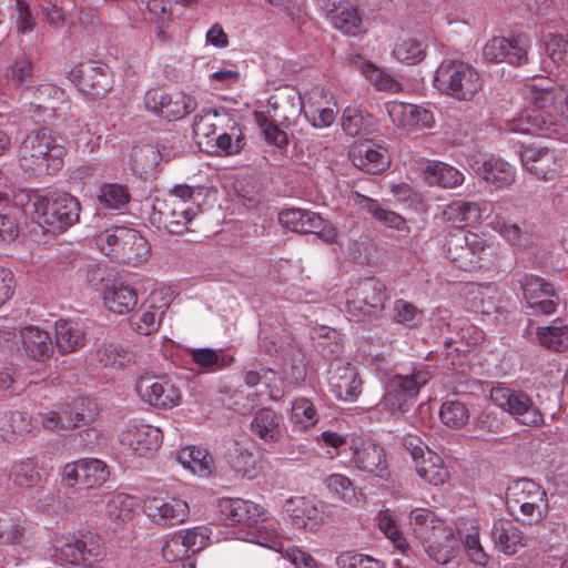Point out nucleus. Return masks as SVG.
<instances>
[{"instance_id": "51", "label": "nucleus", "mask_w": 568, "mask_h": 568, "mask_svg": "<svg viewBox=\"0 0 568 568\" xmlns=\"http://www.w3.org/2000/svg\"><path fill=\"white\" fill-rule=\"evenodd\" d=\"M9 479L19 487H33L39 484L41 475L33 459L16 462L9 471Z\"/></svg>"}, {"instance_id": "43", "label": "nucleus", "mask_w": 568, "mask_h": 568, "mask_svg": "<svg viewBox=\"0 0 568 568\" xmlns=\"http://www.w3.org/2000/svg\"><path fill=\"white\" fill-rule=\"evenodd\" d=\"M356 203L362 210L369 213L378 222L385 226L397 231H404L406 227V220L398 213L384 207L378 201L356 193Z\"/></svg>"}, {"instance_id": "45", "label": "nucleus", "mask_w": 568, "mask_h": 568, "mask_svg": "<svg viewBox=\"0 0 568 568\" xmlns=\"http://www.w3.org/2000/svg\"><path fill=\"white\" fill-rule=\"evenodd\" d=\"M33 428L27 413L13 412L0 418V436L3 440L17 442Z\"/></svg>"}, {"instance_id": "3", "label": "nucleus", "mask_w": 568, "mask_h": 568, "mask_svg": "<svg viewBox=\"0 0 568 568\" xmlns=\"http://www.w3.org/2000/svg\"><path fill=\"white\" fill-rule=\"evenodd\" d=\"M196 190L186 184L175 185L164 200L154 205L153 222L169 233H183L200 212L194 200Z\"/></svg>"}, {"instance_id": "62", "label": "nucleus", "mask_w": 568, "mask_h": 568, "mask_svg": "<svg viewBox=\"0 0 568 568\" xmlns=\"http://www.w3.org/2000/svg\"><path fill=\"white\" fill-rule=\"evenodd\" d=\"M327 488L336 495V497L347 504L356 500V491L351 479L342 474H333L326 479Z\"/></svg>"}, {"instance_id": "41", "label": "nucleus", "mask_w": 568, "mask_h": 568, "mask_svg": "<svg viewBox=\"0 0 568 568\" xmlns=\"http://www.w3.org/2000/svg\"><path fill=\"white\" fill-rule=\"evenodd\" d=\"M423 546L432 560L439 565H446L455 558L458 550V537L456 535V529L452 527L450 535L445 537H434L423 544Z\"/></svg>"}, {"instance_id": "1", "label": "nucleus", "mask_w": 568, "mask_h": 568, "mask_svg": "<svg viewBox=\"0 0 568 568\" xmlns=\"http://www.w3.org/2000/svg\"><path fill=\"white\" fill-rule=\"evenodd\" d=\"M524 97L532 105L518 116L507 121L505 129L513 133L545 136L560 135L568 126V89L565 87L544 88L526 84Z\"/></svg>"}, {"instance_id": "24", "label": "nucleus", "mask_w": 568, "mask_h": 568, "mask_svg": "<svg viewBox=\"0 0 568 568\" xmlns=\"http://www.w3.org/2000/svg\"><path fill=\"white\" fill-rule=\"evenodd\" d=\"M523 166L536 179L551 181L562 171L561 158L548 148L526 146L520 152Z\"/></svg>"}, {"instance_id": "8", "label": "nucleus", "mask_w": 568, "mask_h": 568, "mask_svg": "<svg viewBox=\"0 0 568 568\" xmlns=\"http://www.w3.org/2000/svg\"><path fill=\"white\" fill-rule=\"evenodd\" d=\"M491 402L508 413L518 424L527 427H540L545 417L530 395L521 389L498 385L490 389Z\"/></svg>"}, {"instance_id": "5", "label": "nucleus", "mask_w": 568, "mask_h": 568, "mask_svg": "<svg viewBox=\"0 0 568 568\" xmlns=\"http://www.w3.org/2000/svg\"><path fill=\"white\" fill-rule=\"evenodd\" d=\"M95 243L111 258L138 266L150 255L148 241L134 229L114 226L104 230L95 237Z\"/></svg>"}, {"instance_id": "19", "label": "nucleus", "mask_w": 568, "mask_h": 568, "mask_svg": "<svg viewBox=\"0 0 568 568\" xmlns=\"http://www.w3.org/2000/svg\"><path fill=\"white\" fill-rule=\"evenodd\" d=\"M351 464L358 470L368 475L387 478L389 476L386 453L371 439H353L349 446Z\"/></svg>"}, {"instance_id": "16", "label": "nucleus", "mask_w": 568, "mask_h": 568, "mask_svg": "<svg viewBox=\"0 0 568 568\" xmlns=\"http://www.w3.org/2000/svg\"><path fill=\"white\" fill-rule=\"evenodd\" d=\"M282 226L297 233H313L325 242L336 237L334 225L318 213L303 209H284L278 213Z\"/></svg>"}, {"instance_id": "35", "label": "nucleus", "mask_w": 568, "mask_h": 568, "mask_svg": "<svg viewBox=\"0 0 568 568\" xmlns=\"http://www.w3.org/2000/svg\"><path fill=\"white\" fill-rule=\"evenodd\" d=\"M139 505L138 497L122 491H112L106 496L105 516L115 525H125L133 520Z\"/></svg>"}, {"instance_id": "22", "label": "nucleus", "mask_w": 568, "mask_h": 568, "mask_svg": "<svg viewBox=\"0 0 568 568\" xmlns=\"http://www.w3.org/2000/svg\"><path fill=\"white\" fill-rule=\"evenodd\" d=\"M72 78L78 89L91 99L105 97L113 83L109 68L94 61L81 63Z\"/></svg>"}, {"instance_id": "37", "label": "nucleus", "mask_w": 568, "mask_h": 568, "mask_svg": "<svg viewBox=\"0 0 568 568\" xmlns=\"http://www.w3.org/2000/svg\"><path fill=\"white\" fill-rule=\"evenodd\" d=\"M468 523L460 520L456 525V535L458 541L462 539L465 551L471 562L478 566H486L489 560V556L485 552L480 540L479 529L473 521Z\"/></svg>"}, {"instance_id": "56", "label": "nucleus", "mask_w": 568, "mask_h": 568, "mask_svg": "<svg viewBox=\"0 0 568 568\" xmlns=\"http://www.w3.org/2000/svg\"><path fill=\"white\" fill-rule=\"evenodd\" d=\"M291 422L301 429H307L317 422V413L313 403L307 398H297L292 404Z\"/></svg>"}, {"instance_id": "47", "label": "nucleus", "mask_w": 568, "mask_h": 568, "mask_svg": "<svg viewBox=\"0 0 568 568\" xmlns=\"http://www.w3.org/2000/svg\"><path fill=\"white\" fill-rule=\"evenodd\" d=\"M131 194L128 187L120 183H103L100 186L98 201L109 210L123 211L130 203Z\"/></svg>"}, {"instance_id": "31", "label": "nucleus", "mask_w": 568, "mask_h": 568, "mask_svg": "<svg viewBox=\"0 0 568 568\" xmlns=\"http://www.w3.org/2000/svg\"><path fill=\"white\" fill-rule=\"evenodd\" d=\"M349 158L356 168L369 174L381 173L389 165L387 151L371 142L356 145L351 151Z\"/></svg>"}, {"instance_id": "64", "label": "nucleus", "mask_w": 568, "mask_h": 568, "mask_svg": "<svg viewBox=\"0 0 568 568\" xmlns=\"http://www.w3.org/2000/svg\"><path fill=\"white\" fill-rule=\"evenodd\" d=\"M163 314L164 313L159 311L158 307L153 305L149 306L142 312L138 321L133 322L134 329L141 335H150L156 332L160 327Z\"/></svg>"}, {"instance_id": "40", "label": "nucleus", "mask_w": 568, "mask_h": 568, "mask_svg": "<svg viewBox=\"0 0 568 568\" xmlns=\"http://www.w3.org/2000/svg\"><path fill=\"white\" fill-rule=\"evenodd\" d=\"M251 430L264 442H277L281 438V417L271 408H261L251 422Z\"/></svg>"}, {"instance_id": "17", "label": "nucleus", "mask_w": 568, "mask_h": 568, "mask_svg": "<svg viewBox=\"0 0 568 568\" xmlns=\"http://www.w3.org/2000/svg\"><path fill=\"white\" fill-rule=\"evenodd\" d=\"M62 480L69 486L77 485L92 489L102 486L110 477L106 463L98 458H82L64 465Z\"/></svg>"}, {"instance_id": "49", "label": "nucleus", "mask_w": 568, "mask_h": 568, "mask_svg": "<svg viewBox=\"0 0 568 568\" xmlns=\"http://www.w3.org/2000/svg\"><path fill=\"white\" fill-rule=\"evenodd\" d=\"M224 121L225 119L215 111H209L204 114L196 115L193 123V133L197 139L199 145H202L203 143L209 145L213 142L219 128Z\"/></svg>"}, {"instance_id": "26", "label": "nucleus", "mask_w": 568, "mask_h": 568, "mask_svg": "<svg viewBox=\"0 0 568 568\" xmlns=\"http://www.w3.org/2000/svg\"><path fill=\"white\" fill-rule=\"evenodd\" d=\"M493 212V203L489 201L467 202L456 200L447 204L442 219L457 226H468L479 223Z\"/></svg>"}, {"instance_id": "12", "label": "nucleus", "mask_w": 568, "mask_h": 568, "mask_svg": "<svg viewBox=\"0 0 568 568\" xmlns=\"http://www.w3.org/2000/svg\"><path fill=\"white\" fill-rule=\"evenodd\" d=\"M386 300V286L375 277L364 278L346 291L347 312L357 317L379 313Z\"/></svg>"}, {"instance_id": "30", "label": "nucleus", "mask_w": 568, "mask_h": 568, "mask_svg": "<svg viewBox=\"0 0 568 568\" xmlns=\"http://www.w3.org/2000/svg\"><path fill=\"white\" fill-rule=\"evenodd\" d=\"M490 536L495 549L506 556L516 555L527 545L525 534L513 521L507 519L495 520Z\"/></svg>"}, {"instance_id": "53", "label": "nucleus", "mask_w": 568, "mask_h": 568, "mask_svg": "<svg viewBox=\"0 0 568 568\" xmlns=\"http://www.w3.org/2000/svg\"><path fill=\"white\" fill-rule=\"evenodd\" d=\"M372 123V116L358 108L347 106L342 115V128L349 136L365 133Z\"/></svg>"}, {"instance_id": "29", "label": "nucleus", "mask_w": 568, "mask_h": 568, "mask_svg": "<svg viewBox=\"0 0 568 568\" xmlns=\"http://www.w3.org/2000/svg\"><path fill=\"white\" fill-rule=\"evenodd\" d=\"M409 525L414 535L425 544L434 537L450 535V525L440 519L434 511L425 508H416L409 514Z\"/></svg>"}, {"instance_id": "18", "label": "nucleus", "mask_w": 568, "mask_h": 568, "mask_svg": "<svg viewBox=\"0 0 568 568\" xmlns=\"http://www.w3.org/2000/svg\"><path fill=\"white\" fill-rule=\"evenodd\" d=\"M146 517L160 526L180 525L186 520L190 508L186 501L173 496H149L143 501Z\"/></svg>"}, {"instance_id": "59", "label": "nucleus", "mask_w": 568, "mask_h": 568, "mask_svg": "<svg viewBox=\"0 0 568 568\" xmlns=\"http://www.w3.org/2000/svg\"><path fill=\"white\" fill-rule=\"evenodd\" d=\"M337 568H384V564L368 555L345 550L336 557Z\"/></svg>"}, {"instance_id": "4", "label": "nucleus", "mask_w": 568, "mask_h": 568, "mask_svg": "<svg viewBox=\"0 0 568 568\" xmlns=\"http://www.w3.org/2000/svg\"><path fill=\"white\" fill-rule=\"evenodd\" d=\"M506 506L517 523L524 526L538 525L548 513L547 494L534 480L523 478L507 488Z\"/></svg>"}, {"instance_id": "7", "label": "nucleus", "mask_w": 568, "mask_h": 568, "mask_svg": "<svg viewBox=\"0 0 568 568\" xmlns=\"http://www.w3.org/2000/svg\"><path fill=\"white\" fill-rule=\"evenodd\" d=\"M24 211L34 213L39 223L64 231L79 221L80 202L69 193H55L48 199L39 194L28 195Z\"/></svg>"}, {"instance_id": "63", "label": "nucleus", "mask_w": 568, "mask_h": 568, "mask_svg": "<svg viewBox=\"0 0 568 568\" xmlns=\"http://www.w3.org/2000/svg\"><path fill=\"white\" fill-rule=\"evenodd\" d=\"M256 122L261 128L265 140L270 144H274L280 149H283L287 145L288 138L286 132L281 130L274 122L270 121L265 114L262 112L256 113Z\"/></svg>"}, {"instance_id": "23", "label": "nucleus", "mask_w": 568, "mask_h": 568, "mask_svg": "<svg viewBox=\"0 0 568 568\" xmlns=\"http://www.w3.org/2000/svg\"><path fill=\"white\" fill-rule=\"evenodd\" d=\"M357 369L344 359L332 361L328 369L329 390L339 400L354 402L362 393Z\"/></svg>"}, {"instance_id": "14", "label": "nucleus", "mask_w": 568, "mask_h": 568, "mask_svg": "<svg viewBox=\"0 0 568 568\" xmlns=\"http://www.w3.org/2000/svg\"><path fill=\"white\" fill-rule=\"evenodd\" d=\"M523 297L534 313L551 315L556 313L561 297L555 285L545 278L524 274L519 280Z\"/></svg>"}, {"instance_id": "39", "label": "nucleus", "mask_w": 568, "mask_h": 568, "mask_svg": "<svg viewBox=\"0 0 568 568\" xmlns=\"http://www.w3.org/2000/svg\"><path fill=\"white\" fill-rule=\"evenodd\" d=\"M84 332L77 323L67 320L55 322V345L61 354L75 352L84 346Z\"/></svg>"}, {"instance_id": "32", "label": "nucleus", "mask_w": 568, "mask_h": 568, "mask_svg": "<svg viewBox=\"0 0 568 568\" xmlns=\"http://www.w3.org/2000/svg\"><path fill=\"white\" fill-rule=\"evenodd\" d=\"M102 298L104 306L110 312L125 315L135 310L139 302V294L138 291L129 284L113 283L104 287Z\"/></svg>"}, {"instance_id": "27", "label": "nucleus", "mask_w": 568, "mask_h": 568, "mask_svg": "<svg viewBox=\"0 0 568 568\" xmlns=\"http://www.w3.org/2000/svg\"><path fill=\"white\" fill-rule=\"evenodd\" d=\"M317 3L334 28L348 36L359 32L362 19L351 0H317Z\"/></svg>"}, {"instance_id": "54", "label": "nucleus", "mask_w": 568, "mask_h": 568, "mask_svg": "<svg viewBox=\"0 0 568 568\" xmlns=\"http://www.w3.org/2000/svg\"><path fill=\"white\" fill-rule=\"evenodd\" d=\"M439 417L447 427L460 429L467 424L469 412L465 404L459 400H446L442 404Z\"/></svg>"}, {"instance_id": "28", "label": "nucleus", "mask_w": 568, "mask_h": 568, "mask_svg": "<svg viewBox=\"0 0 568 568\" xmlns=\"http://www.w3.org/2000/svg\"><path fill=\"white\" fill-rule=\"evenodd\" d=\"M120 443L138 455L155 452L162 443L161 430L151 425H129L120 434Z\"/></svg>"}, {"instance_id": "50", "label": "nucleus", "mask_w": 568, "mask_h": 568, "mask_svg": "<svg viewBox=\"0 0 568 568\" xmlns=\"http://www.w3.org/2000/svg\"><path fill=\"white\" fill-rule=\"evenodd\" d=\"M94 359L102 367L122 368L132 361V355L121 345L109 343L95 351Z\"/></svg>"}, {"instance_id": "34", "label": "nucleus", "mask_w": 568, "mask_h": 568, "mask_svg": "<svg viewBox=\"0 0 568 568\" xmlns=\"http://www.w3.org/2000/svg\"><path fill=\"white\" fill-rule=\"evenodd\" d=\"M221 515L231 525H253L262 515L260 505L241 498H224L219 503Z\"/></svg>"}, {"instance_id": "46", "label": "nucleus", "mask_w": 568, "mask_h": 568, "mask_svg": "<svg viewBox=\"0 0 568 568\" xmlns=\"http://www.w3.org/2000/svg\"><path fill=\"white\" fill-rule=\"evenodd\" d=\"M536 339L548 349L561 352L568 346V326L555 320L550 325L537 328Z\"/></svg>"}, {"instance_id": "13", "label": "nucleus", "mask_w": 568, "mask_h": 568, "mask_svg": "<svg viewBox=\"0 0 568 568\" xmlns=\"http://www.w3.org/2000/svg\"><path fill=\"white\" fill-rule=\"evenodd\" d=\"M148 111L168 121H178L197 108L195 98L183 92L168 93L160 89L149 90L144 95Z\"/></svg>"}, {"instance_id": "36", "label": "nucleus", "mask_w": 568, "mask_h": 568, "mask_svg": "<svg viewBox=\"0 0 568 568\" xmlns=\"http://www.w3.org/2000/svg\"><path fill=\"white\" fill-rule=\"evenodd\" d=\"M423 173L428 184L444 189L459 186L465 180L464 174L458 169L442 161H428Z\"/></svg>"}, {"instance_id": "20", "label": "nucleus", "mask_w": 568, "mask_h": 568, "mask_svg": "<svg viewBox=\"0 0 568 568\" xmlns=\"http://www.w3.org/2000/svg\"><path fill=\"white\" fill-rule=\"evenodd\" d=\"M531 41L526 34L510 39L494 37L483 48V58L488 62H509L520 65L527 61V52Z\"/></svg>"}, {"instance_id": "11", "label": "nucleus", "mask_w": 568, "mask_h": 568, "mask_svg": "<svg viewBox=\"0 0 568 568\" xmlns=\"http://www.w3.org/2000/svg\"><path fill=\"white\" fill-rule=\"evenodd\" d=\"M447 254L458 268L471 271L481 267V262L489 258L491 247L480 235L459 231L450 235L447 242Z\"/></svg>"}, {"instance_id": "42", "label": "nucleus", "mask_w": 568, "mask_h": 568, "mask_svg": "<svg viewBox=\"0 0 568 568\" xmlns=\"http://www.w3.org/2000/svg\"><path fill=\"white\" fill-rule=\"evenodd\" d=\"M178 460L184 468L200 477H209L214 467L213 457L205 449L194 446L181 449Z\"/></svg>"}, {"instance_id": "21", "label": "nucleus", "mask_w": 568, "mask_h": 568, "mask_svg": "<svg viewBox=\"0 0 568 568\" xmlns=\"http://www.w3.org/2000/svg\"><path fill=\"white\" fill-rule=\"evenodd\" d=\"M325 506L314 498L295 496L286 500L284 509L297 529L317 531L326 520Z\"/></svg>"}, {"instance_id": "61", "label": "nucleus", "mask_w": 568, "mask_h": 568, "mask_svg": "<svg viewBox=\"0 0 568 568\" xmlns=\"http://www.w3.org/2000/svg\"><path fill=\"white\" fill-rule=\"evenodd\" d=\"M233 470L242 478L253 479L260 474L258 458L247 450L240 452L232 460Z\"/></svg>"}, {"instance_id": "48", "label": "nucleus", "mask_w": 568, "mask_h": 568, "mask_svg": "<svg viewBox=\"0 0 568 568\" xmlns=\"http://www.w3.org/2000/svg\"><path fill=\"white\" fill-rule=\"evenodd\" d=\"M189 355L193 363L206 369H223L230 366L234 357L225 354L223 349H213L209 347L190 348Z\"/></svg>"}, {"instance_id": "6", "label": "nucleus", "mask_w": 568, "mask_h": 568, "mask_svg": "<svg viewBox=\"0 0 568 568\" xmlns=\"http://www.w3.org/2000/svg\"><path fill=\"white\" fill-rule=\"evenodd\" d=\"M483 83L479 72L459 60L443 61L434 77L437 90L458 101H471L481 90Z\"/></svg>"}, {"instance_id": "38", "label": "nucleus", "mask_w": 568, "mask_h": 568, "mask_svg": "<svg viewBox=\"0 0 568 568\" xmlns=\"http://www.w3.org/2000/svg\"><path fill=\"white\" fill-rule=\"evenodd\" d=\"M415 464L418 476L430 485H443L449 477L443 458L430 449H426V455L416 459Z\"/></svg>"}, {"instance_id": "44", "label": "nucleus", "mask_w": 568, "mask_h": 568, "mask_svg": "<svg viewBox=\"0 0 568 568\" xmlns=\"http://www.w3.org/2000/svg\"><path fill=\"white\" fill-rule=\"evenodd\" d=\"M22 345L28 356L41 361L52 352L49 334L39 327L30 326L21 331Z\"/></svg>"}, {"instance_id": "55", "label": "nucleus", "mask_w": 568, "mask_h": 568, "mask_svg": "<svg viewBox=\"0 0 568 568\" xmlns=\"http://www.w3.org/2000/svg\"><path fill=\"white\" fill-rule=\"evenodd\" d=\"M40 423L49 430L68 429L77 427L80 422L85 420L83 413H74L63 410L60 413L51 412L49 414H39Z\"/></svg>"}, {"instance_id": "57", "label": "nucleus", "mask_w": 568, "mask_h": 568, "mask_svg": "<svg viewBox=\"0 0 568 568\" xmlns=\"http://www.w3.org/2000/svg\"><path fill=\"white\" fill-rule=\"evenodd\" d=\"M394 55L407 64L419 62L425 57V45L416 39H405L396 43Z\"/></svg>"}, {"instance_id": "25", "label": "nucleus", "mask_w": 568, "mask_h": 568, "mask_svg": "<svg viewBox=\"0 0 568 568\" xmlns=\"http://www.w3.org/2000/svg\"><path fill=\"white\" fill-rule=\"evenodd\" d=\"M386 109L392 123L407 133L430 129L435 123L430 111L415 104L390 101Z\"/></svg>"}, {"instance_id": "9", "label": "nucleus", "mask_w": 568, "mask_h": 568, "mask_svg": "<svg viewBox=\"0 0 568 568\" xmlns=\"http://www.w3.org/2000/svg\"><path fill=\"white\" fill-rule=\"evenodd\" d=\"M430 379L425 369H414L410 374L393 375L385 387L381 406L390 412H407L415 402L420 388Z\"/></svg>"}, {"instance_id": "58", "label": "nucleus", "mask_w": 568, "mask_h": 568, "mask_svg": "<svg viewBox=\"0 0 568 568\" xmlns=\"http://www.w3.org/2000/svg\"><path fill=\"white\" fill-rule=\"evenodd\" d=\"M243 140L240 126L232 123L227 132L217 133L213 141L220 151L231 155L239 153L243 149Z\"/></svg>"}, {"instance_id": "33", "label": "nucleus", "mask_w": 568, "mask_h": 568, "mask_svg": "<svg viewBox=\"0 0 568 568\" xmlns=\"http://www.w3.org/2000/svg\"><path fill=\"white\" fill-rule=\"evenodd\" d=\"M476 172L495 189L508 187L516 179L515 168L495 155L484 159L476 169Z\"/></svg>"}, {"instance_id": "15", "label": "nucleus", "mask_w": 568, "mask_h": 568, "mask_svg": "<svg viewBox=\"0 0 568 568\" xmlns=\"http://www.w3.org/2000/svg\"><path fill=\"white\" fill-rule=\"evenodd\" d=\"M135 390L144 403L163 409L178 406L182 399L180 389L171 381L148 373L139 377Z\"/></svg>"}, {"instance_id": "60", "label": "nucleus", "mask_w": 568, "mask_h": 568, "mask_svg": "<svg viewBox=\"0 0 568 568\" xmlns=\"http://www.w3.org/2000/svg\"><path fill=\"white\" fill-rule=\"evenodd\" d=\"M423 313L410 302L396 300L393 310V320L407 327H416L422 322Z\"/></svg>"}, {"instance_id": "10", "label": "nucleus", "mask_w": 568, "mask_h": 568, "mask_svg": "<svg viewBox=\"0 0 568 568\" xmlns=\"http://www.w3.org/2000/svg\"><path fill=\"white\" fill-rule=\"evenodd\" d=\"M53 547L57 560L65 565L90 564L103 556L100 539L90 532L55 536Z\"/></svg>"}, {"instance_id": "2", "label": "nucleus", "mask_w": 568, "mask_h": 568, "mask_svg": "<svg viewBox=\"0 0 568 568\" xmlns=\"http://www.w3.org/2000/svg\"><path fill=\"white\" fill-rule=\"evenodd\" d=\"M64 155L63 139L48 128L31 131L19 148L20 165L32 174H51L60 170Z\"/></svg>"}, {"instance_id": "52", "label": "nucleus", "mask_w": 568, "mask_h": 568, "mask_svg": "<svg viewBox=\"0 0 568 568\" xmlns=\"http://www.w3.org/2000/svg\"><path fill=\"white\" fill-rule=\"evenodd\" d=\"M375 520L379 531L392 541L394 547L405 551L408 545L392 511L389 509L381 510Z\"/></svg>"}]
</instances>
